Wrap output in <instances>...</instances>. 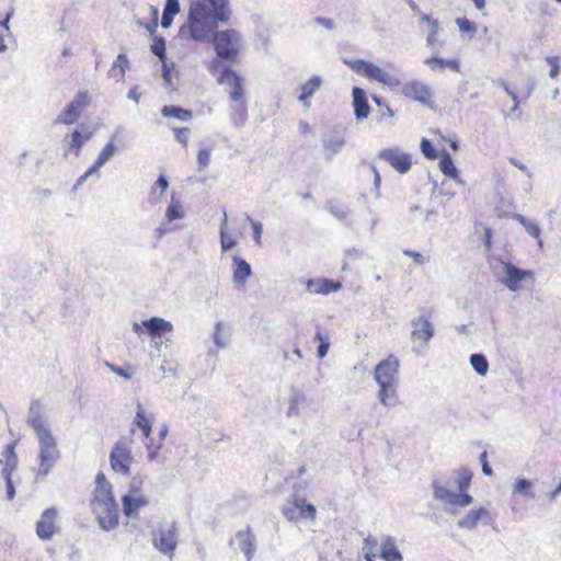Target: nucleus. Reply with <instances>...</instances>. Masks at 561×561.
I'll return each mask as SVG.
<instances>
[{
  "mask_svg": "<svg viewBox=\"0 0 561 561\" xmlns=\"http://www.w3.org/2000/svg\"><path fill=\"white\" fill-rule=\"evenodd\" d=\"M353 103L356 117L366 118L369 114L370 108L367 103L365 92L360 88L353 89Z\"/></svg>",
  "mask_w": 561,
  "mask_h": 561,
  "instance_id": "obj_23",
  "label": "nucleus"
},
{
  "mask_svg": "<svg viewBox=\"0 0 561 561\" xmlns=\"http://www.w3.org/2000/svg\"><path fill=\"white\" fill-rule=\"evenodd\" d=\"M515 218L526 228L527 232L534 237V238H539L540 236V229L539 227L534 224V222H529L524 216L522 215H516Z\"/></svg>",
  "mask_w": 561,
  "mask_h": 561,
  "instance_id": "obj_48",
  "label": "nucleus"
},
{
  "mask_svg": "<svg viewBox=\"0 0 561 561\" xmlns=\"http://www.w3.org/2000/svg\"><path fill=\"white\" fill-rule=\"evenodd\" d=\"M90 104V95L87 91H80L68 106L59 114L58 122L71 125L78 121L82 111Z\"/></svg>",
  "mask_w": 561,
  "mask_h": 561,
  "instance_id": "obj_11",
  "label": "nucleus"
},
{
  "mask_svg": "<svg viewBox=\"0 0 561 561\" xmlns=\"http://www.w3.org/2000/svg\"><path fill=\"white\" fill-rule=\"evenodd\" d=\"M378 158L389 163L401 174L407 173L412 167V159L409 153L399 148H386L378 153Z\"/></svg>",
  "mask_w": 561,
  "mask_h": 561,
  "instance_id": "obj_14",
  "label": "nucleus"
},
{
  "mask_svg": "<svg viewBox=\"0 0 561 561\" xmlns=\"http://www.w3.org/2000/svg\"><path fill=\"white\" fill-rule=\"evenodd\" d=\"M403 254L411 257L414 261V263L417 265H423L426 262H428L427 256H424L422 253L413 251V250L405 249V250H403Z\"/></svg>",
  "mask_w": 561,
  "mask_h": 561,
  "instance_id": "obj_51",
  "label": "nucleus"
},
{
  "mask_svg": "<svg viewBox=\"0 0 561 561\" xmlns=\"http://www.w3.org/2000/svg\"><path fill=\"white\" fill-rule=\"evenodd\" d=\"M116 151L114 144H106L101 150L94 163L78 179L76 186L81 185L90 175L98 173L100 168L107 162Z\"/></svg>",
  "mask_w": 561,
  "mask_h": 561,
  "instance_id": "obj_20",
  "label": "nucleus"
},
{
  "mask_svg": "<svg viewBox=\"0 0 561 561\" xmlns=\"http://www.w3.org/2000/svg\"><path fill=\"white\" fill-rule=\"evenodd\" d=\"M412 339L425 345L434 335V329L427 318L421 317L412 322Z\"/></svg>",
  "mask_w": 561,
  "mask_h": 561,
  "instance_id": "obj_21",
  "label": "nucleus"
},
{
  "mask_svg": "<svg viewBox=\"0 0 561 561\" xmlns=\"http://www.w3.org/2000/svg\"><path fill=\"white\" fill-rule=\"evenodd\" d=\"M421 150H422L423 154L427 159H431V160L436 159L438 156L437 151L434 148V146L432 145V142L430 140H427L426 138H423L421 141Z\"/></svg>",
  "mask_w": 561,
  "mask_h": 561,
  "instance_id": "obj_49",
  "label": "nucleus"
},
{
  "mask_svg": "<svg viewBox=\"0 0 561 561\" xmlns=\"http://www.w3.org/2000/svg\"><path fill=\"white\" fill-rule=\"evenodd\" d=\"M220 84H228L230 89V99L234 102L244 103V90L241 77H239L232 69L226 68L218 78Z\"/></svg>",
  "mask_w": 561,
  "mask_h": 561,
  "instance_id": "obj_17",
  "label": "nucleus"
},
{
  "mask_svg": "<svg viewBox=\"0 0 561 561\" xmlns=\"http://www.w3.org/2000/svg\"><path fill=\"white\" fill-rule=\"evenodd\" d=\"M353 71L383 84L391 83V77L380 67L363 59L344 61Z\"/></svg>",
  "mask_w": 561,
  "mask_h": 561,
  "instance_id": "obj_10",
  "label": "nucleus"
},
{
  "mask_svg": "<svg viewBox=\"0 0 561 561\" xmlns=\"http://www.w3.org/2000/svg\"><path fill=\"white\" fill-rule=\"evenodd\" d=\"M422 20L426 21L431 26V33L428 34V36L426 38L427 45L434 46L438 42L437 35H438L439 24L436 20H433L428 15H423Z\"/></svg>",
  "mask_w": 561,
  "mask_h": 561,
  "instance_id": "obj_42",
  "label": "nucleus"
},
{
  "mask_svg": "<svg viewBox=\"0 0 561 561\" xmlns=\"http://www.w3.org/2000/svg\"><path fill=\"white\" fill-rule=\"evenodd\" d=\"M134 423L140 428L142 435L146 438H149L151 433L152 417L146 412V410L140 404H138Z\"/></svg>",
  "mask_w": 561,
  "mask_h": 561,
  "instance_id": "obj_29",
  "label": "nucleus"
},
{
  "mask_svg": "<svg viewBox=\"0 0 561 561\" xmlns=\"http://www.w3.org/2000/svg\"><path fill=\"white\" fill-rule=\"evenodd\" d=\"M472 503V496L467 492H460L459 494L454 493L449 504L454 506L465 507Z\"/></svg>",
  "mask_w": 561,
  "mask_h": 561,
  "instance_id": "obj_47",
  "label": "nucleus"
},
{
  "mask_svg": "<svg viewBox=\"0 0 561 561\" xmlns=\"http://www.w3.org/2000/svg\"><path fill=\"white\" fill-rule=\"evenodd\" d=\"M184 215L183 207L181 203L174 198H172L170 205L167 208L165 216L169 221H173L176 219H181Z\"/></svg>",
  "mask_w": 561,
  "mask_h": 561,
  "instance_id": "obj_41",
  "label": "nucleus"
},
{
  "mask_svg": "<svg viewBox=\"0 0 561 561\" xmlns=\"http://www.w3.org/2000/svg\"><path fill=\"white\" fill-rule=\"evenodd\" d=\"M456 23L459 30L463 33H473L477 30L476 24L467 18H458Z\"/></svg>",
  "mask_w": 561,
  "mask_h": 561,
  "instance_id": "obj_50",
  "label": "nucleus"
},
{
  "mask_svg": "<svg viewBox=\"0 0 561 561\" xmlns=\"http://www.w3.org/2000/svg\"><path fill=\"white\" fill-rule=\"evenodd\" d=\"M220 243L222 251H228L236 245V241L224 231L220 232Z\"/></svg>",
  "mask_w": 561,
  "mask_h": 561,
  "instance_id": "obj_54",
  "label": "nucleus"
},
{
  "mask_svg": "<svg viewBox=\"0 0 561 561\" xmlns=\"http://www.w3.org/2000/svg\"><path fill=\"white\" fill-rule=\"evenodd\" d=\"M210 162V150L203 148L197 152V163L201 169L206 168Z\"/></svg>",
  "mask_w": 561,
  "mask_h": 561,
  "instance_id": "obj_52",
  "label": "nucleus"
},
{
  "mask_svg": "<svg viewBox=\"0 0 561 561\" xmlns=\"http://www.w3.org/2000/svg\"><path fill=\"white\" fill-rule=\"evenodd\" d=\"M178 535L175 524L161 525L152 533V543L161 553L171 558L178 546Z\"/></svg>",
  "mask_w": 561,
  "mask_h": 561,
  "instance_id": "obj_7",
  "label": "nucleus"
},
{
  "mask_svg": "<svg viewBox=\"0 0 561 561\" xmlns=\"http://www.w3.org/2000/svg\"><path fill=\"white\" fill-rule=\"evenodd\" d=\"M484 244L488 250L492 247V229L485 228L484 230Z\"/></svg>",
  "mask_w": 561,
  "mask_h": 561,
  "instance_id": "obj_59",
  "label": "nucleus"
},
{
  "mask_svg": "<svg viewBox=\"0 0 561 561\" xmlns=\"http://www.w3.org/2000/svg\"><path fill=\"white\" fill-rule=\"evenodd\" d=\"M112 370L117 374L118 376H122L126 379L130 378L131 377V373L128 371V370H125L124 368H121V367H115V366H112L111 367Z\"/></svg>",
  "mask_w": 561,
  "mask_h": 561,
  "instance_id": "obj_60",
  "label": "nucleus"
},
{
  "mask_svg": "<svg viewBox=\"0 0 561 561\" xmlns=\"http://www.w3.org/2000/svg\"><path fill=\"white\" fill-rule=\"evenodd\" d=\"M504 271L506 275L504 285L512 291L518 290L524 282H534V273L531 271L517 268L511 263L504 265Z\"/></svg>",
  "mask_w": 561,
  "mask_h": 561,
  "instance_id": "obj_16",
  "label": "nucleus"
},
{
  "mask_svg": "<svg viewBox=\"0 0 561 561\" xmlns=\"http://www.w3.org/2000/svg\"><path fill=\"white\" fill-rule=\"evenodd\" d=\"M151 50L154 55H157L160 58L164 57V41L162 38L154 42V44L151 46Z\"/></svg>",
  "mask_w": 561,
  "mask_h": 561,
  "instance_id": "obj_55",
  "label": "nucleus"
},
{
  "mask_svg": "<svg viewBox=\"0 0 561 561\" xmlns=\"http://www.w3.org/2000/svg\"><path fill=\"white\" fill-rule=\"evenodd\" d=\"M253 228H254V232H255V238L259 241L261 238V231H262L261 224H259V222L253 224Z\"/></svg>",
  "mask_w": 561,
  "mask_h": 561,
  "instance_id": "obj_64",
  "label": "nucleus"
},
{
  "mask_svg": "<svg viewBox=\"0 0 561 561\" xmlns=\"http://www.w3.org/2000/svg\"><path fill=\"white\" fill-rule=\"evenodd\" d=\"M379 385V392L378 397L380 402L386 407H391L398 403V396H397V383H378Z\"/></svg>",
  "mask_w": 561,
  "mask_h": 561,
  "instance_id": "obj_25",
  "label": "nucleus"
},
{
  "mask_svg": "<svg viewBox=\"0 0 561 561\" xmlns=\"http://www.w3.org/2000/svg\"><path fill=\"white\" fill-rule=\"evenodd\" d=\"M213 45L217 58L210 62V69L215 70L219 66V59L234 61L240 49L241 37L236 30H225L216 32L213 36Z\"/></svg>",
  "mask_w": 561,
  "mask_h": 561,
  "instance_id": "obj_4",
  "label": "nucleus"
},
{
  "mask_svg": "<svg viewBox=\"0 0 561 561\" xmlns=\"http://www.w3.org/2000/svg\"><path fill=\"white\" fill-rule=\"evenodd\" d=\"M128 66L129 61L126 55L119 54L114 60L108 75L116 80H123Z\"/></svg>",
  "mask_w": 561,
  "mask_h": 561,
  "instance_id": "obj_32",
  "label": "nucleus"
},
{
  "mask_svg": "<svg viewBox=\"0 0 561 561\" xmlns=\"http://www.w3.org/2000/svg\"><path fill=\"white\" fill-rule=\"evenodd\" d=\"M470 363L473 369L481 376H484L488 373L489 364L484 355L482 354H473L470 357Z\"/></svg>",
  "mask_w": 561,
  "mask_h": 561,
  "instance_id": "obj_38",
  "label": "nucleus"
},
{
  "mask_svg": "<svg viewBox=\"0 0 561 561\" xmlns=\"http://www.w3.org/2000/svg\"><path fill=\"white\" fill-rule=\"evenodd\" d=\"M282 513L289 522H298L300 519L313 522L317 517L314 505L308 503L306 497L299 495L293 496L288 505L283 507Z\"/></svg>",
  "mask_w": 561,
  "mask_h": 561,
  "instance_id": "obj_8",
  "label": "nucleus"
},
{
  "mask_svg": "<svg viewBox=\"0 0 561 561\" xmlns=\"http://www.w3.org/2000/svg\"><path fill=\"white\" fill-rule=\"evenodd\" d=\"M90 506L103 529L111 530L118 525V506L113 486L101 471L95 477V488L92 492Z\"/></svg>",
  "mask_w": 561,
  "mask_h": 561,
  "instance_id": "obj_2",
  "label": "nucleus"
},
{
  "mask_svg": "<svg viewBox=\"0 0 561 561\" xmlns=\"http://www.w3.org/2000/svg\"><path fill=\"white\" fill-rule=\"evenodd\" d=\"M374 100L376 101V103L379 106L380 116L382 118H385V117L391 118L393 116V112L389 105H387V104L382 105L381 102L377 98H374Z\"/></svg>",
  "mask_w": 561,
  "mask_h": 561,
  "instance_id": "obj_56",
  "label": "nucleus"
},
{
  "mask_svg": "<svg viewBox=\"0 0 561 561\" xmlns=\"http://www.w3.org/2000/svg\"><path fill=\"white\" fill-rule=\"evenodd\" d=\"M399 371V359L390 354L381 360L375 368V379L377 383H397Z\"/></svg>",
  "mask_w": 561,
  "mask_h": 561,
  "instance_id": "obj_15",
  "label": "nucleus"
},
{
  "mask_svg": "<svg viewBox=\"0 0 561 561\" xmlns=\"http://www.w3.org/2000/svg\"><path fill=\"white\" fill-rule=\"evenodd\" d=\"M514 493H518L528 497H535L533 492V483L527 479H517L514 484Z\"/></svg>",
  "mask_w": 561,
  "mask_h": 561,
  "instance_id": "obj_40",
  "label": "nucleus"
},
{
  "mask_svg": "<svg viewBox=\"0 0 561 561\" xmlns=\"http://www.w3.org/2000/svg\"><path fill=\"white\" fill-rule=\"evenodd\" d=\"M211 8H218V16L224 21L228 22L231 16V10L228 4V0H207Z\"/></svg>",
  "mask_w": 561,
  "mask_h": 561,
  "instance_id": "obj_39",
  "label": "nucleus"
},
{
  "mask_svg": "<svg viewBox=\"0 0 561 561\" xmlns=\"http://www.w3.org/2000/svg\"><path fill=\"white\" fill-rule=\"evenodd\" d=\"M240 549L243 551L248 560L250 561L255 552V538L254 535L248 530L239 531L237 534Z\"/></svg>",
  "mask_w": 561,
  "mask_h": 561,
  "instance_id": "obj_24",
  "label": "nucleus"
},
{
  "mask_svg": "<svg viewBox=\"0 0 561 561\" xmlns=\"http://www.w3.org/2000/svg\"><path fill=\"white\" fill-rule=\"evenodd\" d=\"M169 186L168 180L164 175H160L151 188V196L153 201H158L167 191Z\"/></svg>",
  "mask_w": 561,
  "mask_h": 561,
  "instance_id": "obj_43",
  "label": "nucleus"
},
{
  "mask_svg": "<svg viewBox=\"0 0 561 561\" xmlns=\"http://www.w3.org/2000/svg\"><path fill=\"white\" fill-rule=\"evenodd\" d=\"M3 479H4L5 485H7V497H8V500H13V497L15 495V489L13 485L12 477H4Z\"/></svg>",
  "mask_w": 561,
  "mask_h": 561,
  "instance_id": "obj_57",
  "label": "nucleus"
},
{
  "mask_svg": "<svg viewBox=\"0 0 561 561\" xmlns=\"http://www.w3.org/2000/svg\"><path fill=\"white\" fill-rule=\"evenodd\" d=\"M321 79L317 76L310 78L305 84L301 85V94L299 95V100L309 105V99L313 95V93L320 88Z\"/></svg>",
  "mask_w": 561,
  "mask_h": 561,
  "instance_id": "obj_33",
  "label": "nucleus"
},
{
  "mask_svg": "<svg viewBox=\"0 0 561 561\" xmlns=\"http://www.w3.org/2000/svg\"><path fill=\"white\" fill-rule=\"evenodd\" d=\"M172 131L175 140L180 142L183 148H187L191 129L188 127H174Z\"/></svg>",
  "mask_w": 561,
  "mask_h": 561,
  "instance_id": "obj_45",
  "label": "nucleus"
},
{
  "mask_svg": "<svg viewBox=\"0 0 561 561\" xmlns=\"http://www.w3.org/2000/svg\"><path fill=\"white\" fill-rule=\"evenodd\" d=\"M313 340L319 342L318 356L320 358H323L327 355L330 347V337L320 325H317Z\"/></svg>",
  "mask_w": 561,
  "mask_h": 561,
  "instance_id": "obj_36",
  "label": "nucleus"
},
{
  "mask_svg": "<svg viewBox=\"0 0 561 561\" xmlns=\"http://www.w3.org/2000/svg\"><path fill=\"white\" fill-rule=\"evenodd\" d=\"M377 549V540L374 538H367L364 542L365 559L367 561H376L378 558Z\"/></svg>",
  "mask_w": 561,
  "mask_h": 561,
  "instance_id": "obj_44",
  "label": "nucleus"
},
{
  "mask_svg": "<svg viewBox=\"0 0 561 561\" xmlns=\"http://www.w3.org/2000/svg\"><path fill=\"white\" fill-rule=\"evenodd\" d=\"M490 519V513L485 507L471 510L463 518L458 522L460 528L473 529L478 526L479 522Z\"/></svg>",
  "mask_w": 561,
  "mask_h": 561,
  "instance_id": "obj_22",
  "label": "nucleus"
},
{
  "mask_svg": "<svg viewBox=\"0 0 561 561\" xmlns=\"http://www.w3.org/2000/svg\"><path fill=\"white\" fill-rule=\"evenodd\" d=\"M425 64L433 70L450 68L455 71H459L460 65L457 59H443L439 57H431L425 60Z\"/></svg>",
  "mask_w": 561,
  "mask_h": 561,
  "instance_id": "obj_34",
  "label": "nucleus"
},
{
  "mask_svg": "<svg viewBox=\"0 0 561 561\" xmlns=\"http://www.w3.org/2000/svg\"><path fill=\"white\" fill-rule=\"evenodd\" d=\"M131 437H122L113 446L110 454V465L114 472L128 476L134 462Z\"/></svg>",
  "mask_w": 561,
  "mask_h": 561,
  "instance_id": "obj_5",
  "label": "nucleus"
},
{
  "mask_svg": "<svg viewBox=\"0 0 561 561\" xmlns=\"http://www.w3.org/2000/svg\"><path fill=\"white\" fill-rule=\"evenodd\" d=\"M161 114L165 118H174L181 122H187L193 117V112L174 105H164Z\"/></svg>",
  "mask_w": 561,
  "mask_h": 561,
  "instance_id": "obj_28",
  "label": "nucleus"
},
{
  "mask_svg": "<svg viewBox=\"0 0 561 561\" xmlns=\"http://www.w3.org/2000/svg\"><path fill=\"white\" fill-rule=\"evenodd\" d=\"M380 557L385 561H402V554L392 538L387 537L381 543Z\"/></svg>",
  "mask_w": 561,
  "mask_h": 561,
  "instance_id": "obj_27",
  "label": "nucleus"
},
{
  "mask_svg": "<svg viewBox=\"0 0 561 561\" xmlns=\"http://www.w3.org/2000/svg\"><path fill=\"white\" fill-rule=\"evenodd\" d=\"M434 496L437 500L450 502L454 492H450L444 485H442L438 481H434L433 483Z\"/></svg>",
  "mask_w": 561,
  "mask_h": 561,
  "instance_id": "obj_46",
  "label": "nucleus"
},
{
  "mask_svg": "<svg viewBox=\"0 0 561 561\" xmlns=\"http://www.w3.org/2000/svg\"><path fill=\"white\" fill-rule=\"evenodd\" d=\"M123 512L126 516H138L140 510L149 505V499L142 491V481L134 478L128 493L122 497Z\"/></svg>",
  "mask_w": 561,
  "mask_h": 561,
  "instance_id": "obj_6",
  "label": "nucleus"
},
{
  "mask_svg": "<svg viewBox=\"0 0 561 561\" xmlns=\"http://www.w3.org/2000/svg\"><path fill=\"white\" fill-rule=\"evenodd\" d=\"M342 288L340 280H333L325 277L311 278L306 282V290L314 295H329L336 293Z\"/></svg>",
  "mask_w": 561,
  "mask_h": 561,
  "instance_id": "obj_18",
  "label": "nucleus"
},
{
  "mask_svg": "<svg viewBox=\"0 0 561 561\" xmlns=\"http://www.w3.org/2000/svg\"><path fill=\"white\" fill-rule=\"evenodd\" d=\"M218 8H213L211 11L207 4L201 0L192 2L187 21L181 26L180 34L195 42H208L216 33L218 22H224L218 16Z\"/></svg>",
  "mask_w": 561,
  "mask_h": 561,
  "instance_id": "obj_1",
  "label": "nucleus"
},
{
  "mask_svg": "<svg viewBox=\"0 0 561 561\" xmlns=\"http://www.w3.org/2000/svg\"><path fill=\"white\" fill-rule=\"evenodd\" d=\"M92 137V131H85L81 134L78 130H75L69 136L68 141V151H72L76 156H79L83 144Z\"/></svg>",
  "mask_w": 561,
  "mask_h": 561,
  "instance_id": "obj_30",
  "label": "nucleus"
},
{
  "mask_svg": "<svg viewBox=\"0 0 561 561\" xmlns=\"http://www.w3.org/2000/svg\"><path fill=\"white\" fill-rule=\"evenodd\" d=\"M133 330L138 335H141L146 331L152 339H156L161 337L165 333L172 332L173 325L171 322L162 318L152 317L141 323H134Z\"/></svg>",
  "mask_w": 561,
  "mask_h": 561,
  "instance_id": "obj_13",
  "label": "nucleus"
},
{
  "mask_svg": "<svg viewBox=\"0 0 561 561\" xmlns=\"http://www.w3.org/2000/svg\"><path fill=\"white\" fill-rule=\"evenodd\" d=\"M58 533V511L55 507L46 508L36 523V535L42 540H50Z\"/></svg>",
  "mask_w": 561,
  "mask_h": 561,
  "instance_id": "obj_12",
  "label": "nucleus"
},
{
  "mask_svg": "<svg viewBox=\"0 0 561 561\" xmlns=\"http://www.w3.org/2000/svg\"><path fill=\"white\" fill-rule=\"evenodd\" d=\"M401 92L404 98L411 101L428 107L434 105V91L423 81L410 80L403 84Z\"/></svg>",
  "mask_w": 561,
  "mask_h": 561,
  "instance_id": "obj_9",
  "label": "nucleus"
},
{
  "mask_svg": "<svg viewBox=\"0 0 561 561\" xmlns=\"http://www.w3.org/2000/svg\"><path fill=\"white\" fill-rule=\"evenodd\" d=\"M299 129L302 134H308L311 131V127L309 126V124L307 122H301L299 124Z\"/></svg>",
  "mask_w": 561,
  "mask_h": 561,
  "instance_id": "obj_62",
  "label": "nucleus"
},
{
  "mask_svg": "<svg viewBox=\"0 0 561 561\" xmlns=\"http://www.w3.org/2000/svg\"><path fill=\"white\" fill-rule=\"evenodd\" d=\"M11 16H12V12H9V13H7V14H5V16L3 18V20L1 21V25H2L7 31H9L8 23H9V21H10Z\"/></svg>",
  "mask_w": 561,
  "mask_h": 561,
  "instance_id": "obj_63",
  "label": "nucleus"
},
{
  "mask_svg": "<svg viewBox=\"0 0 561 561\" xmlns=\"http://www.w3.org/2000/svg\"><path fill=\"white\" fill-rule=\"evenodd\" d=\"M547 62L550 66V77L557 78L559 75V57L552 56L547 58Z\"/></svg>",
  "mask_w": 561,
  "mask_h": 561,
  "instance_id": "obj_53",
  "label": "nucleus"
},
{
  "mask_svg": "<svg viewBox=\"0 0 561 561\" xmlns=\"http://www.w3.org/2000/svg\"><path fill=\"white\" fill-rule=\"evenodd\" d=\"M30 425L34 430L39 442L38 468L36 471V477L44 478L57 463L60 457V451L57 448L55 437L41 416H36L30 420Z\"/></svg>",
  "mask_w": 561,
  "mask_h": 561,
  "instance_id": "obj_3",
  "label": "nucleus"
},
{
  "mask_svg": "<svg viewBox=\"0 0 561 561\" xmlns=\"http://www.w3.org/2000/svg\"><path fill=\"white\" fill-rule=\"evenodd\" d=\"M439 170L444 175L450 179H457L458 178V170L450 157L449 153L445 152L440 156L439 160Z\"/></svg>",
  "mask_w": 561,
  "mask_h": 561,
  "instance_id": "obj_35",
  "label": "nucleus"
},
{
  "mask_svg": "<svg viewBox=\"0 0 561 561\" xmlns=\"http://www.w3.org/2000/svg\"><path fill=\"white\" fill-rule=\"evenodd\" d=\"M18 446V440H13L9 443L0 458V465L2 466L1 474L2 477H12L13 472L18 469L19 466V458L15 453V448Z\"/></svg>",
  "mask_w": 561,
  "mask_h": 561,
  "instance_id": "obj_19",
  "label": "nucleus"
},
{
  "mask_svg": "<svg viewBox=\"0 0 561 561\" xmlns=\"http://www.w3.org/2000/svg\"><path fill=\"white\" fill-rule=\"evenodd\" d=\"M457 476H458L457 484H458L459 491L467 492L471 484L472 471L467 467H462L457 470Z\"/></svg>",
  "mask_w": 561,
  "mask_h": 561,
  "instance_id": "obj_37",
  "label": "nucleus"
},
{
  "mask_svg": "<svg viewBox=\"0 0 561 561\" xmlns=\"http://www.w3.org/2000/svg\"><path fill=\"white\" fill-rule=\"evenodd\" d=\"M152 12H153V20L150 24L147 25V30L150 32V33H154L157 27H158V10L157 9H152Z\"/></svg>",
  "mask_w": 561,
  "mask_h": 561,
  "instance_id": "obj_58",
  "label": "nucleus"
},
{
  "mask_svg": "<svg viewBox=\"0 0 561 561\" xmlns=\"http://www.w3.org/2000/svg\"><path fill=\"white\" fill-rule=\"evenodd\" d=\"M373 169V172H374V182H375V185L376 187H379L380 186V183H381V178H380V174L379 172L377 171V169L375 167H371Z\"/></svg>",
  "mask_w": 561,
  "mask_h": 561,
  "instance_id": "obj_61",
  "label": "nucleus"
},
{
  "mask_svg": "<svg viewBox=\"0 0 561 561\" xmlns=\"http://www.w3.org/2000/svg\"><path fill=\"white\" fill-rule=\"evenodd\" d=\"M180 12L179 0H167L165 7L162 13L161 26L168 28L171 26L174 16Z\"/></svg>",
  "mask_w": 561,
  "mask_h": 561,
  "instance_id": "obj_31",
  "label": "nucleus"
},
{
  "mask_svg": "<svg viewBox=\"0 0 561 561\" xmlns=\"http://www.w3.org/2000/svg\"><path fill=\"white\" fill-rule=\"evenodd\" d=\"M233 282L236 284L243 285L247 278L251 275V266L245 260L237 256L233 257Z\"/></svg>",
  "mask_w": 561,
  "mask_h": 561,
  "instance_id": "obj_26",
  "label": "nucleus"
}]
</instances>
